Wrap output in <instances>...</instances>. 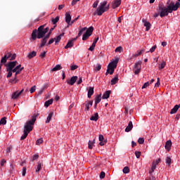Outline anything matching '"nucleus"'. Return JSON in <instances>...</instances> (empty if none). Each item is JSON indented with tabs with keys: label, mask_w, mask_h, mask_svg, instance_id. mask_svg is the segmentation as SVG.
<instances>
[{
	"label": "nucleus",
	"mask_w": 180,
	"mask_h": 180,
	"mask_svg": "<svg viewBox=\"0 0 180 180\" xmlns=\"http://www.w3.org/2000/svg\"><path fill=\"white\" fill-rule=\"evenodd\" d=\"M98 4H99V1L96 0V1L93 4V8H97Z\"/></svg>",
	"instance_id": "obj_62"
},
{
	"label": "nucleus",
	"mask_w": 180,
	"mask_h": 180,
	"mask_svg": "<svg viewBox=\"0 0 180 180\" xmlns=\"http://www.w3.org/2000/svg\"><path fill=\"white\" fill-rule=\"evenodd\" d=\"M77 79H78V77L73 76L70 78V80L67 81V84H68V85H74V84H75V82H77Z\"/></svg>",
	"instance_id": "obj_12"
},
{
	"label": "nucleus",
	"mask_w": 180,
	"mask_h": 180,
	"mask_svg": "<svg viewBox=\"0 0 180 180\" xmlns=\"http://www.w3.org/2000/svg\"><path fill=\"white\" fill-rule=\"evenodd\" d=\"M20 67H22V65H18L14 69L11 70V72H17V70H19V68H20Z\"/></svg>",
	"instance_id": "obj_43"
},
{
	"label": "nucleus",
	"mask_w": 180,
	"mask_h": 180,
	"mask_svg": "<svg viewBox=\"0 0 180 180\" xmlns=\"http://www.w3.org/2000/svg\"><path fill=\"white\" fill-rule=\"evenodd\" d=\"M158 9L160 12V18H164V16H168V13H172V11H169V5L165 7L162 3H160L158 5Z\"/></svg>",
	"instance_id": "obj_3"
},
{
	"label": "nucleus",
	"mask_w": 180,
	"mask_h": 180,
	"mask_svg": "<svg viewBox=\"0 0 180 180\" xmlns=\"http://www.w3.org/2000/svg\"><path fill=\"white\" fill-rule=\"evenodd\" d=\"M23 89H22L20 91H15L12 95V99H18L22 94H23Z\"/></svg>",
	"instance_id": "obj_14"
},
{
	"label": "nucleus",
	"mask_w": 180,
	"mask_h": 180,
	"mask_svg": "<svg viewBox=\"0 0 180 180\" xmlns=\"http://www.w3.org/2000/svg\"><path fill=\"white\" fill-rule=\"evenodd\" d=\"M46 35L44 32V25H41L38 30H34L32 33V40H36V39H43Z\"/></svg>",
	"instance_id": "obj_2"
},
{
	"label": "nucleus",
	"mask_w": 180,
	"mask_h": 180,
	"mask_svg": "<svg viewBox=\"0 0 180 180\" xmlns=\"http://www.w3.org/2000/svg\"><path fill=\"white\" fill-rule=\"evenodd\" d=\"M60 20V16H56V18H52L51 21L53 22V25H56L57 22Z\"/></svg>",
	"instance_id": "obj_34"
},
{
	"label": "nucleus",
	"mask_w": 180,
	"mask_h": 180,
	"mask_svg": "<svg viewBox=\"0 0 180 180\" xmlns=\"http://www.w3.org/2000/svg\"><path fill=\"white\" fill-rule=\"evenodd\" d=\"M155 168H157V165L155 164V161H153L152 163L151 170L149 172V174H153V172L155 171Z\"/></svg>",
	"instance_id": "obj_27"
},
{
	"label": "nucleus",
	"mask_w": 180,
	"mask_h": 180,
	"mask_svg": "<svg viewBox=\"0 0 180 180\" xmlns=\"http://www.w3.org/2000/svg\"><path fill=\"white\" fill-rule=\"evenodd\" d=\"M155 49H157V45H154V46L150 49V53H154V51H155Z\"/></svg>",
	"instance_id": "obj_60"
},
{
	"label": "nucleus",
	"mask_w": 180,
	"mask_h": 180,
	"mask_svg": "<svg viewBox=\"0 0 180 180\" xmlns=\"http://www.w3.org/2000/svg\"><path fill=\"white\" fill-rule=\"evenodd\" d=\"M53 115H54V112H51L46 118V123H50V122L51 120V117H53Z\"/></svg>",
	"instance_id": "obj_24"
},
{
	"label": "nucleus",
	"mask_w": 180,
	"mask_h": 180,
	"mask_svg": "<svg viewBox=\"0 0 180 180\" xmlns=\"http://www.w3.org/2000/svg\"><path fill=\"white\" fill-rule=\"evenodd\" d=\"M98 119H99V114H98V112H96L94 115L90 117V120L94 122H98Z\"/></svg>",
	"instance_id": "obj_20"
},
{
	"label": "nucleus",
	"mask_w": 180,
	"mask_h": 180,
	"mask_svg": "<svg viewBox=\"0 0 180 180\" xmlns=\"http://www.w3.org/2000/svg\"><path fill=\"white\" fill-rule=\"evenodd\" d=\"M87 95L88 98H91V96L94 95V87H89Z\"/></svg>",
	"instance_id": "obj_26"
},
{
	"label": "nucleus",
	"mask_w": 180,
	"mask_h": 180,
	"mask_svg": "<svg viewBox=\"0 0 180 180\" xmlns=\"http://www.w3.org/2000/svg\"><path fill=\"white\" fill-rule=\"evenodd\" d=\"M165 65H167V62L162 60V63L159 65V70H163V68H165Z\"/></svg>",
	"instance_id": "obj_32"
},
{
	"label": "nucleus",
	"mask_w": 180,
	"mask_h": 180,
	"mask_svg": "<svg viewBox=\"0 0 180 180\" xmlns=\"http://www.w3.org/2000/svg\"><path fill=\"white\" fill-rule=\"evenodd\" d=\"M108 143V139H103L101 142L99 143V146H105Z\"/></svg>",
	"instance_id": "obj_45"
},
{
	"label": "nucleus",
	"mask_w": 180,
	"mask_h": 180,
	"mask_svg": "<svg viewBox=\"0 0 180 180\" xmlns=\"http://www.w3.org/2000/svg\"><path fill=\"white\" fill-rule=\"evenodd\" d=\"M46 53H47L46 51H44V52L41 53L39 55V57H41V58H44V57H46Z\"/></svg>",
	"instance_id": "obj_61"
},
{
	"label": "nucleus",
	"mask_w": 180,
	"mask_h": 180,
	"mask_svg": "<svg viewBox=\"0 0 180 180\" xmlns=\"http://www.w3.org/2000/svg\"><path fill=\"white\" fill-rule=\"evenodd\" d=\"M64 37V32H63L62 34H60V35H58V37H55V44H57V43H59V41L61 40V37Z\"/></svg>",
	"instance_id": "obj_22"
},
{
	"label": "nucleus",
	"mask_w": 180,
	"mask_h": 180,
	"mask_svg": "<svg viewBox=\"0 0 180 180\" xmlns=\"http://www.w3.org/2000/svg\"><path fill=\"white\" fill-rule=\"evenodd\" d=\"M122 4V0H115L112 2V9H116V8H119Z\"/></svg>",
	"instance_id": "obj_10"
},
{
	"label": "nucleus",
	"mask_w": 180,
	"mask_h": 180,
	"mask_svg": "<svg viewBox=\"0 0 180 180\" xmlns=\"http://www.w3.org/2000/svg\"><path fill=\"white\" fill-rule=\"evenodd\" d=\"M41 169V162H39L35 172H39Z\"/></svg>",
	"instance_id": "obj_38"
},
{
	"label": "nucleus",
	"mask_w": 180,
	"mask_h": 180,
	"mask_svg": "<svg viewBox=\"0 0 180 180\" xmlns=\"http://www.w3.org/2000/svg\"><path fill=\"white\" fill-rule=\"evenodd\" d=\"M36 91V86H33L30 88V94H33Z\"/></svg>",
	"instance_id": "obj_56"
},
{
	"label": "nucleus",
	"mask_w": 180,
	"mask_h": 180,
	"mask_svg": "<svg viewBox=\"0 0 180 180\" xmlns=\"http://www.w3.org/2000/svg\"><path fill=\"white\" fill-rule=\"evenodd\" d=\"M94 142H92L91 141H89V150H92V148H94Z\"/></svg>",
	"instance_id": "obj_44"
},
{
	"label": "nucleus",
	"mask_w": 180,
	"mask_h": 180,
	"mask_svg": "<svg viewBox=\"0 0 180 180\" xmlns=\"http://www.w3.org/2000/svg\"><path fill=\"white\" fill-rule=\"evenodd\" d=\"M101 101H102V94H99L98 95L96 98H95V102L96 103H99V102H101Z\"/></svg>",
	"instance_id": "obj_33"
},
{
	"label": "nucleus",
	"mask_w": 180,
	"mask_h": 180,
	"mask_svg": "<svg viewBox=\"0 0 180 180\" xmlns=\"http://www.w3.org/2000/svg\"><path fill=\"white\" fill-rule=\"evenodd\" d=\"M131 129H133V122L130 121L128 124V126L125 129V131L129 133V131H131Z\"/></svg>",
	"instance_id": "obj_19"
},
{
	"label": "nucleus",
	"mask_w": 180,
	"mask_h": 180,
	"mask_svg": "<svg viewBox=\"0 0 180 180\" xmlns=\"http://www.w3.org/2000/svg\"><path fill=\"white\" fill-rule=\"evenodd\" d=\"M98 140L100 141V143H102V141H103V140H105V138L103 137V135L100 134L98 136Z\"/></svg>",
	"instance_id": "obj_53"
},
{
	"label": "nucleus",
	"mask_w": 180,
	"mask_h": 180,
	"mask_svg": "<svg viewBox=\"0 0 180 180\" xmlns=\"http://www.w3.org/2000/svg\"><path fill=\"white\" fill-rule=\"evenodd\" d=\"M37 54V52H36L35 51H33L32 52L28 53L27 57L30 60L31 58H33V57H36Z\"/></svg>",
	"instance_id": "obj_25"
},
{
	"label": "nucleus",
	"mask_w": 180,
	"mask_h": 180,
	"mask_svg": "<svg viewBox=\"0 0 180 180\" xmlns=\"http://www.w3.org/2000/svg\"><path fill=\"white\" fill-rule=\"evenodd\" d=\"M43 143V139H39L36 141V144L37 146H40V144H41Z\"/></svg>",
	"instance_id": "obj_46"
},
{
	"label": "nucleus",
	"mask_w": 180,
	"mask_h": 180,
	"mask_svg": "<svg viewBox=\"0 0 180 180\" xmlns=\"http://www.w3.org/2000/svg\"><path fill=\"white\" fill-rule=\"evenodd\" d=\"M46 88H47V84H45L44 87L39 91V94L41 95Z\"/></svg>",
	"instance_id": "obj_48"
},
{
	"label": "nucleus",
	"mask_w": 180,
	"mask_h": 180,
	"mask_svg": "<svg viewBox=\"0 0 180 180\" xmlns=\"http://www.w3.org/2000/svg\"><path fill=\"white\" fill-rule=\"evenodd\" d=\"M135 155H136V158H140V156L141 155V152L136 151L135 152Z\"/></svg>",
	"instance_id": "obj_54"
},
{
	"label": "nucleus",
	"mask_w": 180,
	"mask_h": 180,
	"mask_svg": "<svg viewBox=\"0 0 180 180\" xmlns=\"http://www.w3.org/2000/svg\"><path fill=\"white\" fill-rule=\"evenodd\" d=\"M142 22L143 23V26H145L146 27V31L148 32V30H150V29L151 28V23H150V22L146 20V19H142Z\"/></svg>",
	"instance_id": "obj_9"
},
{
	"label": "nucleus",
	"mask_w": 180,
	"mask_h": 180,
	"mask_svg": "<svg viewBox=\"0 0 180 180\" xmlns=\"http://www.w3.org/2000/svg\"><path fill=\"white\" fill-rule=\"evenodd\" d=\"M134 70H134L135 75L140 74V71L141 70V61H139L135 63L134 66Z\"/></svg>",
	"instance_id": "obj_7"
},
{
	"label": "nucleus",
	"mask_w": 180,
	"mask_h": 180,
	"mask_svg": "<svg viewBox=\"0 0 180 180\" xmlns=\"http://www.w3.org/2000/svg\"><path fill=\"white\" fill-rule=\"evenodd\" d=\"M105 176H106V174L105 173V172H101L100 174V179H103V178H105Z\"/></svg>",
	"instance_id": "obj_47"
},
{
	"label": "nucleus",
	"mask_w": 180,
	"mask_h": 180,
	"mask_svg": "<svg viewBox=\"0 0 180 180\" xmlns=\"http://www.w3.org/2000/svg\"><path fill=\"white\" fill-rule=\"evenodd\" d=\"M18 64V61H13L9 62L7 65V70H12L16 67V65Z\"/></svg>",
	"instance_id": "obj_8"
},
{
	"label": "nucleus",
	"mask_w": 180,
	"mask_h": 180,
	"mask_svg": "<svg viewBox=\"0 0 180 180\" xmlns=\"http://www.w3.org/2000/svg\"><path fill=\"white\" fill-rule=\"evenodd\" d=\"M166 164H168V165H171V158L170 157L166 158Z\"/></svg>",
	"instance_id": "obj_50"
},
{
	"label": "nucleus",
	"mask_w": 180,
	"mask_h": 180,
	"mask_svg": "<svg viewBox=\"0 0 180 180\" xmlns=\"http://www.w3.org/2000/svg\"><path fill=\"white\" fill-rule=\"evenodd\" d=\"M93 32H94V27H90L86 30L85 33L87 34H90V36H92Z\"/></svg>",
	"instance_id": "obj_29"
},
{
	"label": "nucleus",
	"mask_w": 180,
	"mask_h": 180,
	"mask_svg": "<svg viewBox=\"0 0 180 180\" xmlns=\"http://www.w3.org/2000/svg\"><path fill=\"white\" fill-rule=\"evenodd\" d=\"M7 71H8L7 75V78H11V77H12V70H7Z\"/></svg>",
	"instance_id": "obj_64"
},
{
	"label": "nucleus",
	"mask_w": 180,
	"mask_h": 180,
	"mask_svg": "<svg viewBox=\"0 0 180 180\" xmlns=\"http://www.w3.org/2000/svg\"><path fill=\"white\" fill-rule=\"evenodd\" d=\"M0 124H2L3 126H5V124H6V117H4L1 119Z\"/></svg>",
	"instance_id": "obj_37"
},
{
	"label": "nucleus",
	"mask_w": 180,
	"mask_h": 180,
	"mask_svg": "<svg viewBox=\"0 0 180 180\" xmlns=\"http://www.w3.org/2000/svg\"><path fill=\"white\" fill-rule=\"evenodd\" d=\"M77 38L73 39L72 40L68 41V44L65 46V49H70V47H72L74 46V41H75Z\"/></svg>",
	"instance_id": "obj_17"
},
{
	"label": "nucleus",
	"mask_w": 180,
	"mask_h": 180,
	"mask_svg": "<svg viewBox=\"0 0 180 180\" xmlns=\"http://www.w3.org/2000/svg\"><path fill=\"white\" fill-rule=\"evenodd\" d=\"M115 53H122L123 51V48L122 46H118L115 50Z\"/></svg>",
	"instance_id": "obj_40"
},
{
	"label": "nucleus",
	"mask_w": 180,
	"mask_h": 180,
	"mask_svg": "<svg viewBox=\"0 0 180 180\" xmlns=\"http://www.w3.org/2000/svg\"><path fill=\"white\" fill-rule=\"evenodd\" d=\"M98 40H99V37H96L94 39V41L92 43V45L93 46H96V43H98Z\"/></svg>",
	"instance_id": "obj_51"
},
{
	"label": "nucleus",
	"mask_w": 180,
	"mask_h": 180,
	"mask_svg": "<svg viewBox=\"0 0 180 180\" xmlns=\"http://www.w3.org/2000/svg\"><path fill=\"white\" fill-rule=\"evenodd\" d=\"M145 50L144 49H141L139 52H138L137 53H135L134 55V57H139V56H141V54H143V53H144Z\"/></svg>",
	"instance_id": "obj_41"
},
{
	"label": "nucleus",
	"mask_w": 180,
	"mask_h": 180,
	"mask_svg": "<svg viewBox=\"0 0 180 180\" xmlns=\"http://www.w3.org/2000/svg\"><path fill=\"white\" fill-rule=\"evenodd\" d=\"M53 104V98L49 100V101H46L44 103V106L46 108H49V106H50V105H52Z\"/></svg>",
	"instance_id": "obj_31"
},
{
	"label": "nucleus",
	"mask_w": 180,
	"mask_h": 180,
	"mask_svg": "<svg viewBox=\"0 0 180 180\" xmlns=\"http://www.w3.org/2000/svg\"><path fill=\"white\" fill-rule=\"evenodd\" d=\"M65 22L68 24V27H70L71 23V15L70 13H65Z\"/></svg>",
	"instance_id": "obj_13"
},
{
	"label": "nucleus",
	"mask_w": 180,
	"mask_h": 180,
	"mask_svg": "<svg viewBox=\"0 0 180 180\" xmlns=\"http://www.w3.org/2000/svg\"><path fill=\"white\" fill-rule=\"evenodd\" d=\"M83 105H85V112H88L89 111V109L91 108V107L92 106V105H94V101H89L86 103H84Z\"/></svg>",
	"instance_id": "obj_11"
},
{
	"label": "nucleus",
	"mask_w": 180,
	"mask_h": 180,
	"mask_svg": "<svg viewBox=\"0 0 180 180\" xmlns=\"http://www.w3.org/2000/svg\"><path fill=\"white\" fill-rule=\"evenodd\" d=\"M119 82V76L117 75L111 79V85H116Z\"/></svg>",
	"instance_id": "obj_18"
},
{
	"label": "nucleus",
	"mask_w": 180,
	"mask_h": 180,
	"mask_svg": "<svg viewBox=\"0 0 180 180\" xmlns=\"http://www.w3.org/2000/svg\"><path fill=\"white\" fill-rule=\"evenodd\" d=\"M48 38L44 37L41 40V44H40L39 47H44L46 46V43H47Z\"/></svg>",
	"instance_id": "obj_28"
},
{
	"label": "nucleus",
	"mask_w": 180,
	"mask_h": 180,
	"mask_svg": "<svg viewBox=\"0 0 180 180\" xmlns=\"http://www.w3.org/2000/svg\"><path fill=\"white\" fill-rule=\"evenodd\" d=\"M77 68H78V65H72L71 67H70V70L72 71H74L75 70H77Z\"/></svg>",
	"instance_id": "obj_57"
},
{
	"label": "nucleus",
	"mask_w": 180,
	"mask_h": 180,
	"mask_svg": "<svg viewBox=\"0 0 180 180\" xmlns=\"http://www.w3.org/2000/svg\"><path fill=\"white\" fill-rule=\"evenodd\" d=\"M111 93H112V91H110V90L106 91L103 94V95L102 96V99H109Z\"/></svg>",
	"instance_id": "obj_16"
},
{
	"label": "nucleus",
	"mask_w": 180,
	"mask_h": 180,
	"mask_svg": "<svg viewBox=\"0 0 180 180\" xmlns=\"http://www.w3.org/2000/svg\"><path fill=\"white\" fill-rule=\"evenodd\" d=\"M139 144H144V138H139L138 139Z\"/></svg>",
	"instance_id": "obj_49"
},
{
	"label": "nucleus",
	"mask_w": 180,
	"mask_h": 180,
	"mask_svg": "<svg viewBox=\"0 0 180 180\" xmlns=\"http://www.w3.org/2000/svg\"><path fill=\"white\" fill-rule=\"evenodd\" d=\"M178 109H179V105H176L171 110V115H174V113H176L178 112Z\"/></svg>",
	"instance_id": "obj_23"
},
{
	"label": "nucleus",
	"mask_w": 180,
	"mask_h": 180,
	"mask_svg": "<svg viewBox=\"0 0 180 180\" xmlns=\"http://www.w3.org/2000/svg\"><path fill=\"white\" fill-rule=\"evenodd\" d=\"M180 4L179 1H176V3L174 4L173 1H172L169 4V11H178V8H179Z\"/></svg>",
	"instance_id": "obj_6"
},
{
	"label": "nucleus",
	"mask_w": 180,
	"mask_h": 180,
	"mask_svg": "<svg viewBox=\"0 0 180 180\" xmlns=\"http://www.w3.org/2000/svg\"><path fill=\"white\" fill-rule=\"evenodd\" d=\"M147 86H150V83L148 82H146L143 86H142V89H144L147 88Z\"/></svg>",
	"instance_id": "obj_55"
},
{
	"label": "nucleus",
	"mask_w": 180,
	"mask_h": 180,
	"mask_svg": "<svg viewBox=\"0 0 180 180\" xmlns=\"http://www.w3.org/2000/svg\"><path fill=\"white\" fill-rule=\"evenodd\" d=\"M85 30H86V27L82 28V29L79 30V33H78L77 37H76V39H78V37L82 36V33H84V32H85Z\"/></svg>",
	"instance_id": "obj_30"
},
{
	"label": "nucleus",
	"mask_w": 180,
	"mask_h": 180,
	"mask_svg": "<svg viewBox=\"0 0 180 180\" xmlns=\"http://www.w3.org/2000/svg\"><path fill=\"white\" fill-rule=\"evenodd\" d=\"M23 134L20 138V140H25V139H26V137H27V136L29 135V132H27L26 131H23Z\"/></svg>",
	"instance_id": "obj_35"
},
{
	"label": "nucleus",
	"mask_w": 180,
	"mask_h": 180,
	"mask_svg": "<svg viewBox=\"0 0 180 180\" xmlns=\"http://www.w3.org/2000/svg\"><path fill=\"white\" fill-rule=\"evenodd\" d=\"M90 36H91V34H86V33H84V34H83V37H82V40H83L84 41H85V40H88V39H89Z\"/></svg>",
	"instance_id": "obj_36"
},
{
	"label": "nucleus",
	"mask_w": 180,
	"mask_h": 180,
	"mask_svg": "<svg viewBox=\"0 0 180 180\" xmlns=\"http://www.w3.org/2000/svg\"><path fill=\"white\" fill-rule=\"evenodd\" d=\"M108 5V1H104L100 6H98L97 8L98 16H102L105 12H108V11H109V5Z\"/></svg>",
	"instance_id": "obj_4"
},
{
	"label": "nucleus",
	"mask_w": 180,
	"mask_h": 180,
	"mask_svg": "<svg viewBox=\"0 0 180 180\" xmlns=\"http://www.w3.org/2000/svg\"><path fill=\"white\" fill-rule=\"evenodd\" d=\"M38 116H39V113L33 114L31 120L27 121L25 124L24 131H27V133H30V131L33 130V126H34V123H36V120Z\"/></svg>",
	"instance_id": "obj_1"
},
{
	"label": "nucleus",
	"mask_w": 180,
	"mask_h": 180,
	"mask_svg": "<svg viewBox=\"0 0 180 180\" xmlns=\"http://www.w3.org/2000/svg\"><path fill=\"white\" fill-rule=\"evenodd\" d=\"M62 69H63V67H61V65H56L52 70H51V72L60 71V70H62Z\"/></svg>",
	"instance_id": "obj_21"
},
{
	"label": "nucleus",
	"mask_w": 180,
	"mask_h": 180,
	"mask_svg": "<svg viewBox=\"0 0 180 180\" xmlns=\"http://www.w3.org/2000/svg\"><path fill=\"white\" fill-rule=\"evenodd\" d=\"M26 169L25 167L22 168V176H26Z\"/></svg>",
	"instance_id": "obj_63"
},
{
	"label": "nucleus",
	"mask_w": 180,
	"mask_h": 180,
	"mask_svg": "<svg viewBox=\"0 0 180 180\" xmlns=\"http://www.w3.org/2000/svg\"><path fill=\"white\" fill-rule=\"evenodd\" d=\"M117 63H119V58H116L115 60L108 64V65H110L109 68L110 75H113L115 68L117 67Z\"/></svg>",
	"instance_id": "obj_5"
},
{
	"label": "nucleus",
	"mask_w": 180,
	"mask_h": 180,
	"mask_svg": "<svg viewBox=\"0 0 180 180\" xmlns=\"http://www.w3.org/2000/svg\"><path fill=\"white\" fill-rule=\"evenodd\" d=\"M102 68V65H97L96 67H95V70L96 71H101V69Z\"/></svg>",
	"instance_id": "obj_52"
},
{
	"label": "nucleus",
	"mask_w": 180,
	"mask_h": 180,
	"mask_svg": "<svg viewBox=\"0 0 180 180\" xmlns=\"http://www.w3.org/2000/svg\"><path fill=\"white\" fill-rule=\"evenodd\" d=\"M8 55H5L1 60V64H5V63H6V61L8 60L7 59Z\"/></svg>",
	"instance_id": "obj_39"
},
{
	"label": "nucleus",
	"mask_w": 180,
	"mask_h": 180,
	"mask_svg": "<svg viewBox=\"0 0 180 180\" xmlns=\"http://www.w3.org/2000/svg\"><path fill=\"white\" fill-rule=\"evenodd\" d=\"M172 146V142L171 140L167 141L165 143V148L167 151H171V147Z\"/></svg>",
	"instance_id": "obj_15"
},
{
	"label": "nucleus",
	"mask_w": 180,
	"mask_h": 180,
	"mask_svg": "<svg viewBox=\"0 0 180 180\" xmlns=\"http://www.w3.org/2000/svg\"><path fill=\"white\" fill-rule=\"evenodd\" d=\"M5 164H6V160H5V159L1 160V161L0 162L1 167H4V165H5Z\"/></svg>",
	"instance_id": "obj_59"
},
{
	"label": "nucleus",
	"mask_w": 180,
	"mask_h": 180,
	"mask_svg": "<svg viewBox=\"0 0 180 180\" xmlns=\"http://www.w3.org/2000/svg\"><path fill=\"white\" fill-rule=\"evenodd\" d=\"M78 19H79V15H78L76 18H75L73 20H72L70 22V26H71V25L75 23V22H77V20H78Z\"/></svg>",
	"instance_id": "obj_58"
},
{
	"label": "nucleus",
	"mask_w": 180,
	"mask_h": 180,
	"mask_svg": "<svg viewBox=\"0 0 180 180\" xmlns=\"http://www.w3.org/2000/svg\"><path fill=\"white\" fill-rule=\"evenodd\" d=\"M122 171L124 174H129V172H130V169H129V167H125Z\"/></svg>",
	"instance_id": "obj_42"
}]
</instances>
